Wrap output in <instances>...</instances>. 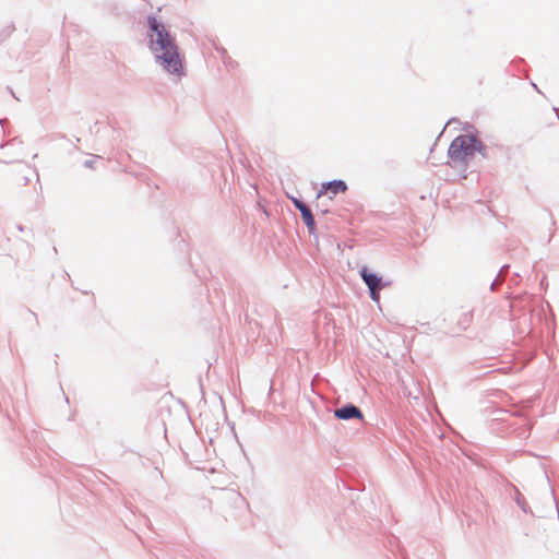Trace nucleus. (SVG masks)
Returning a JSON list of instances; mask_svg holds the SVG:
<instances>
[{"mask_svg":"<svg viewBox=\"0 0 559 559\" xmlns=\"http://www.w3.org/2000/svg\"><path fill=\"white\" fill-rule=\"evenodd\" d=\"M292 201L294 203V205L299 210L301 211V209L304 207H307V205L305 203H302L300 200L298 199H295V198H292Z\"/></svg>","mask_w":559,"mask_h":559,"instance_id":"obj_7","label":"nucleus"},{"mask_svg":"<svg viewBox=\"0 0 559 559\" xmlns=\"http://www.w3.org/2000/svg\"><path fill=\"white\" fill-rule=\"evenodd\" d=\"M147 25L148 47L155 59L166 72L181 78L185 69L175 37L155 16L147 17Z\"/></svg>","mask_w":559,"mask_h":559,"instance_id":"obj_1","label":"nucleus"},{"mask_svg":"<svg viewBox=\"0 0 559 559\" xmlns=\"http://www.w3.org/2000/svg\"><path fill=\"white\" fill-rule=\"evenodd\" d=\"M360 275L365 282V284L368 286L370 290V297L373 301L379 302L380 301V295L379 290L383 287L381 283V277H379L377 274L370 273L367 267H362L360 271Z\"/></svg>","mask_w":559,"mask_h":559,"instance_id":"obj_3","label":"nucleus"},{"mask_svg":"<svg viewBox=\"0 0 559 559\" xmlns=\"http://www.w3.org/2000/svg\"><path fill=\"white\" fill-rule=\"evenodd\" d=\"M483 143L471 134L456 136L449 146V156L455 165L467 164L476 152H481Z\"/></svg>","mask_w":559,"mask_h":559,"instance_id":"obj_2","label":"nucleus"},{"mask_svg":"<svg viewBox=\"0 0 559 559\" xmlns=\"http://www.w3.org/2000/svg\"><path fill=\"white\" fill-rule=\"evenodd\" d=\"M347 190V186L343 180H333L330 182H324L321 185V188L317 194V198L320 199L326 193H331L330 199H333L337 193H344Z\"/></svg>","mask_w":559,"mask_h":559,"instance_id":"obj_4","label":"nucleus"},{"mask_svg":"<svg viewBox=\"0 0 559 559\" xmlns=\"http://www.w3.org/2000/svg\"><path fill=\"white\" fill-rule=\"evenodd\" d=\"M300 213H301L302 221L305 222V224L307 225V227L309 229V233L314 234L316 222H314V218H313V215H312L310 209L308 206L304 207V209H301Z\"/></svg>","mask_w":559,"mask_h":559,"instance_id":"obj_6","label":"nucleus"},{"mask_svg":"<svg viewBox=\"0 0 559 559\" xmlns=\"http://www.w3.org/2000/svg\"><path fill=\"white\" fill-rule=\"evenodd\" d=\"M335 417L340 419H350V418H358L362 419V413L360 409L354 405H348L342 408H337L334 412Z\"/></svg>","mask_w":559,"mask_h":559,"instance_id":"obj_5","label":"nucleus"},{"mask_svg":"<svg viewBox=\"0 0 559 559\" xmlns=\"http://www.w3.org/2000/svg\"><path fill=\"white\" fill-rule=\"evenodd\" d=\"M292 201L294 203V205L299 210L301 211V209L304 207H307V205L305 203H302L300 200L298 199H295V198H292Z\"/></svg>","mask_w":559,"mask_h":559,"instance_id":"obj_8","label":"nucleus"}]
</instances>
